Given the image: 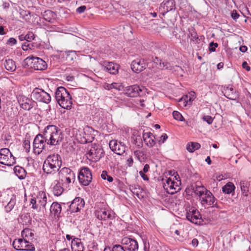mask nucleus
I'll return each mask as SVG.
<instances>
[{
  "mask_svg": "<svg viewBox=\"0 0 251 251\" xmlns=\"http://www.w3.org/2000/svg\"><path fill=\"white\" fill-rule=\"evenodd\" d=\"M63 139L62 132L58 126L54 125H48L41 133L35 136L33 143V152L39 155L45 149L46 144L55 146L60 145Z\"/></svg>",
  "mask_w": 251,
  "mask_h": 251,
  "instance_id": "f257e3e1",
  "label": "nucleus"
},
{
  "mask_svg": "<svg viewBox=\"0 0 251 251\" xmlns=\"http://www.w3.org/2000/svg\"><path fill=\"white\" fill-rule=\"evenodd\" d=\"M62 165L61 157L58 154L49 155L44 161L43 170L47 174H54L57 172Z\"/></svg>",
  "mask_w": 251,
  "mask_h": 251,
  "instance_id": "f03ea898",
  "label": "nucleus"
},
{
  "mask_svg": "<svg viewBox=\"0 0 251 251\" xmlns=\"http://www.w3.org/2000/svg\"><path fill=\"white\" fill-rule=\"evenodd\" d=\"M55 98L62 108L71 109L73 104L72 99L66 88L63 87H58L55 92Z\"/></svg>",
  "mask_w": 251,
  "mask_h": 251,
  "instance_id": "7ed1b4c3",
  "label": "nucleus"
},
{
  "mask_svg": "<svg viewBox=\"0 0 251 251\" xmlns=\"http://www.w3.org/2000/svg\"><path fill=\"white\" fill-rule=\"evenodd\" d=\"M59 181L63 185L69 186L71 183H74L75 180V174L70 169L64 167L58 172Z\"/></svg>",
  "mask_w": 251,
  "mask_h": 251,
  "instance_id": "20e7f679",
  "label": "nucleus"
},
{
  "mask_svg": "<svg viewBox=\"0 0 251 251\" xmlns=\"http://www.w3.org/2000/svg\"><path fill=\"white\" fill-rule=\"evenodd\" d=\"M104 154V152L102 148L100 145L94 144L88 148L86 157L91 161L97 162L103 157Z\"/></svg>",
  "mask_w": 251,
  "mask_h": 251,
  "instance_id": "39448f33",
  "label": "nucleus"
},
{
  "mask_svg": "<svg viewBox=\"0 0 251 251\" xmlns=\"http://www.w3.org/2000/svg\"><path fill=\"white\" fill-rule=\"evenodd\" d=\"M47 203V197L46 193L44 191H39L38 194L35 196H32L30 200V205H32V208L34 209L44 208Z\"/></svg>",
  "mask_w": 251,
  "mask_h": 251,
  "instance_id": "423d86ee",
  "label": "nucleus"
},
{
  "mask_svg": "<svg viewBox=\"0 0 251 251\" xmlns=\"http://www.w3.org/2000/svg\"><path fill=\"white\" fill-rule=\"evenodd\" d=\"M13 248L17 251H34V245L24 238L15 239L12 243Z\"/></svg>",
  "mask_w": 251,
  "mask_h": 251,
  "instance_id": "0eeeda50",
  "label": "nucleus"
},
{
  "mask_svg": "<svg viewBox=\"0 0 251 251\" xmlns=\"http://www.w3.org/2000/svg\"><path fill=\"white\" fill-rule=\"evenodd\" d=\"M93 132L94 130L91 127L86 126L82 130H78L79 133L76 135V139L81 144L91 142L94 138Z\"/></svg>",
  "mask_w": 251,
  "mask_h": 251,
  "instance_id": "6e6552de",
  "label": "nucleus"
},
{
  "mask_svg": "<svg viewBox=\"0 0 251 251\" xmlns=\"http://www.w3.org/2000/svg\"><path fill=\"white\" fill-rule=\"evenodd\" d=\"M78 178L81 184L88 186L92 180V175L90 169L87 167L80 168Z\"/></svg>",
  "mask_w": 251,
  "mask_h": 251,
  "instance_id": "1a4fd4ad",
  "label": "nucleus"
},
{
  "mask_svg": "<svg viewBox=\"0 0 251 251\" xmlns=\"http://www.w3.org/2000/svg\"><path fill=\"white\" fill-rule=\"evenodd\" d=\"M31 97L38 101L43 102L47 104L50 103L51 101L50 95L43 89L38 88H36L34 89L31 94Z\"/></svg>",
  "mask_w": 251,
  "mask_h": 251,
  "instance_id": "9d476101",
  "label": "nucleus"
},
{
  "mask_svg": "<svg viewBox=\"0 0 251 251\" xmlns=\"http://www.w3.org/2000/svg\"><path fill=\"white\" fill-rule=\"evenodd\" d=\"M124 94L130 97H136L143 95V87L137 85H133L123 87Z\"/></svg>",
  "mask_w": 251,
  "mask_h": 251,
  "instance_id": "9b49d317",
  "label": "nucleus"
},
{
  "mask_svg": "<svg viewBox=\"0 0 251 251\" xmlns=\"http://www.w3.org/2000/svg\"><path fill=\"white\" fill-rule=\"evenodd\" d=\"M14 157L7 148L0 150V163L7 166H11L15 163Z\"/></svg>",
  "mask_w": 251,
  "mask_h": 251,
  "instance_id": "f8f14e48",
  "label": "nucleus"
},
{
  "mask_svg": "<svg viewBox=\"0 0 251 251\" xmlns=\"http://www.w3.org/2000/svg\"><path fill=\"white\" fill-rule=\"evenodd\" d=\"M95 216L100 220L105 221L115 218L113 212L107 207L100 208L96 210Z\"/></svg>",
  "mask_w": 251,
  "mask_h": 251,
  "instance_id": "ddd939ff",
  "label": "nucleus"
},
{
  "mask_svg": "<svg viewBox=\"0 0 251 251\" xmlns=\"http://www.w3.org/2000/svg\"><path fill=\"white\" fill-rule=\"evenodd\" d=\"M186 218L195 224H199L201 222V215L195 207H192L187 210Z\"/></svg>",
  "mask_w": 251,
  "mask_h": 251,
  "instance_id": "4468645a",
  "label": "nucleus"
},
{
  "mask_svg": "<svg viewBox=\"0 0 251 251\" xmlns=\"http://www.w3.org/2000/svg\"><path fill=\"white\" fill-rule=\"evenodd\" d=\"M122 244L128 251H138L139 245L135 239L131 237H125L122 240Z\"/></svg>",
  "mask_w": 251,
  "mask_h": 251,
  "instance_id": "2eb2a0df",
  "label": "nucleus"
},
{
  "mask_svg": "<svg viewBox=\"0 0 251 251\" xmlns=\"http://www.w3.org/2000/svg\"><path fill=\"white\" fill-rule=\"evenodd\" d=\"M17 99L21 107L24 110H29L36 104L34 101L23 95H19Z\"/></svg>",
  "mask_w": 251,
  "mask_h": 251,
  "instance_id": "dca6fc26",
  "label": "nucleus"
},
{
  "mask_svg": "<svg viewBox=\"0 0 251 251\" xmlns=\"http://www.w3.org/2000/svg\"><path fill=\"white\" fill-rule=\"evenodd\" d=\"M102 70L112 75H116L118 73L120 68L119 65L112 62L103 61L100 63Z\"/></svg>",
  "mask_w": 251,
  "mask_h": 251,
  "instance_id": "f3484780",
  "label": "nucleus"
},
{
  "mask_svg": "<svg viewBox=\"0 0 251 251\" xmlns=\"http://www.w3.org/2000/svg\"><path fill=\"white\" fill-rule=\"evenodd\" d=\"M85 205V201L83 199L80 197H76L71 202L69 205L68 210L71 213L77 212L80 211Z\"/></svg>",
  "mask_w": 251,
  "mask_h": 251,
  "instance_id": "a211bd4d",
  "label": "nucleus"
},
{
  "mask_svg": "<svg viewBox=\"0 0 251 251\" xmlns=\"http://www.w3.org/2000/svg\"><path fill=\"white\" fill-rule=\"evenodd\" d=\"M111 150L118 155H122L126 151V147L125 145L117 140H111L109 143Z\"/></svg>",
  "mask_w": 251,
  "mask_h": 251,
  "instance_id": "6ab92c4d",
  "label": "nucleus"
},
{
  "mask_svg": "<svg viewBox=\"0 0 251 251\" xmlns=\"http://www.w3.org/2000/svg\"><path fill=\"white\" fill-rule=\"evenodd\" d=\"M176 3L174 0H164L160 4L159 11L161 14L164 15L168 12L175 10Z\"/></svg>",
  "mask_w": 251,
  "mask_h": 251,
  "instance_id": "aec40b11",
  "label": "nucleus"
},
{
  "mask_svg": "<svg viewBox=\"0 0 251 251\" xmlns=\"http://www.w3.org/2000/svg\"><path fill=\"white\" fill-rule=\"evenodd\" d=\"M146 67L147 65L144 59L137 58L134 60L131 64L132 70L137 74L145 70Z\"/></svg>",
  "mask_w": 251,
  "mask_h": 251,
  "instance_id": "412c9836",
  "label": "nucleus"
},
{
  "mask_svg": "<svg viewBox=\"0 0 251 251\" xmlns=\"http://www.w3.org/2000/svg\"><path fill=\"white\" fill-rule=\"evenodd\" d=\"M222 92L224 96L229 100H236L239 97L238 92L231 85L225 86Z\"/></svg>",
  "mask_w": 251,
  "mask_h": 251,
  "instance_id": "4be33fe9",
  "label": "nucleus"
},
{
  "mask_svg": "<svg viewBox=\"0 0 251 251\" xmlns=\"http://www.w3.org/2000/svg\"><path fill=\"white\" fill-rule=\"evenodd\" d=\"M161 182L164 189L168 194H174L177 192L176 188L174 187V184H175L176 182L170 178L165 179L162 178Z\"/></svg>",
  "mask_w": 251,
  "mask_h": 251,
  "instance_id": "5701e85b",
  "label": "nucleus"
},
{
  "mask_svg": "<svg viewBox=\"0 0 251 251\" xmlns=\"http://www.w3.org/2000/svg\"><path fill=\"white\" fill-rule=\"evenodd\" d=\"M32 60V67L36 70H45L47 68V64L42 59L33 56H29Z\"/></svg>",
  "mask_w": 251,
  "mask_h": 251,
  "instance_id": "b1692460",
  "label": "nucleus"
},
{
  "mask_svg": "<svg viewBox=\"0 0 251 251\" xmlns=\"http://www.w3.org/2000/svg\"><path fill=\"white\" fill-rule=\"evenodd\" d=\"M200 200L202 204L208 206H213L216 201L215 198L209 190L206 192Z\"/></svg>",
  "mask_w": 251,
  "mask_h": 251,
  "instance_id": "393cba45",
  "label": "nucleus"
},
{
  "mask_svg": "<svg viewBox=\"0 0 251 251\" xmlns=\"http://www.w3.org/2000/svg\"><path fill=\"white\" fill-rule=\"evenodd\" d=\"M16 196L15 195H12L10 199H9L8 196L7 195V201H2L3 205H5V204L6 203L4 206L6 212H9L14 208V206H16Z\"/></svg>",
  "mask_w": 251,
  "mask_h": 251,
  "instance_id": "a878e982",
  "label": "nucleus"
},
{
  "mask_svg": "<svg viewBox=\"0 0 251 251\" xmlns=\"http://www.w3.org/2000/svg\"><path fill=\"white\" fill-rule=\"evenodd\" d=\"M191 187L195 194L198 196L200 199L208 191L200 182H196L194 185H192Z\"/></svg>",
  "mask_w": 251,
  "mask_h": 251,
  "instance_id": "bb28decb",
  "label": "nucleus"
},
{
  "mask_svg": "<svg viewBox=\"0 0 251 251\" xmlns=\"http://www.w3.org/2000/svg\"><path fill=\"white\" fill-rule=\"evenodd\" d=\"M143 137L145 143L149 147H152L155 145V137L151 133H145L143 134Z\"/></svg>",
  "mask_w": 251,
  "mask_h": 251,
  "instance_id": "cd10ccee",
  "label": "nucleus"
},
{
  "mask_svg": "<svg viewBox=\"0 0 251 251\" xmlns=\"http://www.w3.org/2000/svg\"><path fill=\"white\" fill-rule=\"evenodd\" d=\"M51 191L55 196H60L64 191V188L62 187L60 181L55 180L54 184H52Z\"/></svg>",
  "mask_w": 251,
  "mask_h": 251,
  "instance_id": "c85d7f7f",
  "label": "nucleus"
},
{
  "mask_svg": "<svg viewBox=\"0 0 251 251\" xmlns=\"http://www.w3.org/2000/svg\"><path fill=\"white\" fill-rule=\"evenodd\" d=\"M130 190L139 199H143L145 196V192L144 190L139 185H131L130 186Z\"/></svg>",
  "mask_w": 251,
  "mask_h": 251,
  "instance_id": "c756f323",
  "label": "nucleus"
},
{
  "mask_svg": "<svg viewBox=\"0 0 251 251\" xmlns=\"http://www.w3.org/2000/svg\"><path fill=\"white\" fill-rule=\"evenodd\" d=\"M42 16L46 21L52 23L55 19L56 15L54 12L48 10L42 13Z\"/></svg>",
  "mask_w": 251,
  "mask_h": 251,
  "instance_id": "7c9ffc66",
  "label": "nucleus"
},
{
  "mask_svg": "<svg viewBox=\"0 0 251 251\" xmlns=\"http://www.w3.org/2000/svg\"><path fill=\"white\" fill-rule=\"evenodd\" d=\"M72 249L73 251H82L84 250V247L79 240L75 238L72 241Z\"/></svg>",
  "mask_w": 251,
  "mask_h": 251,
  "instance_id": "2f4dec72",
  "label": "nucleus"
},
{
  "mask_svg": "<svg viewBox=\"0 0 251 251\" xmlns=\"http://www.w3.org/2000/svg\"><path fill=\"white\" fill-rule=\"evenodd\" d=\"M61 206L57 202H53L50 206V211L54 216H58L61 211Z\"/></svg>",
  "mask_w": 251,
  "mask_h": 251,
  "instance_id": "473e14b6",
  "label": "nucleus"
},
{
  "mask_svg": "<svg viewBox=\"0 0 251 251\" xmlns=\"http://www.w3.org/2000/svg\"><path fill=\"white\" fill-rule=\"evenodd\" d=\"M14 171L15 175L21 179L25 178L26 176V171L25 169L22 167L16 166L14 168Z\"/></svg>",
  "mask_w": 251,
  "mask_h": 251,
  "instance_id": "72a5a7b5",
  "label": "nucleus"
},
{
  "mask_svg": "<svg viewBox=\"0 0 251 251\" xmlns=\"http://www.w3.org/2000/svg\"><path fill=\"white\" fill-rule=\"evenodd\" d=\"M22 236L23 238L27 239V240H32L34 239V233L33 230L30 228H25L22 231Z\"/></svg>",
  "mask_w": 251,
  "mask_h": 251,
  "instance_id": "f704fd0d",
  "label": "nucleus"
},
{
  "mask_svg": "<svg viewBox=\"0 0 251 251\" xmlns=\"http://www.w3.org/2000/svg\"><path fill=\"white\" fill-rule=\"evenodd\" d=\"M4 65L5 68L9 71L14 72L16 69V66L15 62L11 59H6Z\"/></svg>",
  "mask_w": 251,
  "mask_h": 251,
  "instance_id": "c9c22d12",
  "label": "nucleus"
},
{
  "mask_svg": "<svg viewBox=\"0 0 251 251\" xmlns=\"http://www.w3.org/2000/svg\"><path fill=\"white\" fill-rule=\"evenodd\" d=\"M195 99V93L193 92V94H190L189 96L186 95L181 98L179 101H183L184 106H186L187 104H191Z\"/></svg>",
  "mask_w": 251,
  "mask_h": 251,
  "instance_id": "e433bc0d",
  "label": "nucleus"
},
{
  "mask_svg": "<svg viewBox=\"0 0 251 251\" xmlns=\"http://www.w3.org/2000/svg\"><path fill=\"white\" fill-rule=\"evenodd\" d=\"M235 186L232 182H229L222 187L223 192L227 194H231L234 192Z\"/></svg>",
  "mask_w": 251,
  "mask_h": 251,
  "instance_id": "4c0bfd02",
  "label": "nucleus"
},
{
  "mask_svg": "<svg viewBox=\"0 0 251 251\" xmlns=\"http://www.w3.org/2000/svg\"><path fill=\"white\" fill-rule=\"evenodd\" d=\"M38 47V44L31 42H25L22 45V48L24 50H32Z\"/></svg>",
  "mask_w": 251,
  "mask_h": 251,
  "instance_id": "58836bf2",
  "label": "nucleus"
},
{
  "mask_svg": "<svg viewBox=\"0 0 251 251\" xmlns=\"http://www.w3.org/2000/svg\"><path fill=\"white\" fill-rule=\"evenodd\" d=\"M201 145L197 142H190L187 146V150L190 152H193L195 151L200 148Z\"/></svg>",
  "mask_w": 251,
  "mask_h": 251,
  "instance_id": "ea45409f",
  "label": "nucleus"
},
{
  "mask_svg": "<svg viewBox=\"0 0 251 251\" xmlns=\"http://www.w3.org/2000/svg\"><path fill=\"white\" fill-rule=\"evenodd\" d=\"M189 37L191 38V40L198 43L199 40V37L197 32L194 29H189V33L188 34Z\"/></svg>",
  "mask_w": 251,
  "mask_h": 251,
  "instance_id": "a19ab883",
  "label": "nucleus"
},
{
  "mask_svg": "<svg viewBox=\"0 0 251 251\" xmlns=\"http://www.w3.org/2000/svg\"><path fill=\"white\" fill-rule=\"evenodd\" d=\"M240 187L243 194L247 196L248 195V192H249L248 182L245 181H241Z\"/></svg>",
  "mask_w": 251,
  "mask_h": 251,
  "instance_id": "79ce46f5",
  "label": "nucleus"
},
{
  "mask_svg": "<svg viewBox=\"0 0 251 251\" xmlns=\"http://www.w3.org/2000/svg\"><path fill=\"white\" fill-rule=\"evenodd\" d=\"M122 86L120 85H119L118 83H112L111 84H105V85H104V88L105 89H107V90H111L112 89H117V90H121V87Z\"/></svg>",
  "mask_w": 251,
  "mask_h": 251,
  "instance_id": "37998d69",
  "label": "nucleus"
},
{
  "mask_svg": "<svg viewBox=\"0 0 251 251\" xmlns=\"http://www.w3.org/2000/svg\"><path fill=\"white\" fill-rule=\"evenodd\" d=\"M134 155L136 156L138 160L142 161L144 159V156L145 155L144 152L142 150H135L134 151Z\"/></svg>",
  "mask_w": 251,
  "mask_h": 251,
  "instance_id": "c03bdc74",
  "label": "nucleus"
},
{
  "mask_svg": "<svg viewBox=\"0 0 251 251\" xmlns=\"http://www.w3.org/2000/svg\"><path fill=\"white\" fill-rule=\"evenodd\" d=\"M100 176L103 179L107 180L109 182H111L113 180V177L111 176L108 175L106 171H103Z\"/></svg>",
  "mask_w": 251,
  "mask_h": 251,
  "instance_id": "a18cd8bd",
  "label": "nucleus"
},
{
  "mask_svg": "<svg viewBox=\"0 0 251 251\" xmlns=\"http://www.w3.org/2000/svg\"><path fill=\"white\" fill-rule=\"evenodd\" d=\"M159 66L161 69H168L171 70L173 69L170 63L166 61H160Z\"/></svg>",
  "mask_w": 251,
  "mask_h": 251,
  "instance_id": "49530a36",
  "label": "nucleus"
},
{
  "mask_svg": "<svg viewBox=\"0 0 251 251\" xmlns=\"http://www.w3.org/2000/svg\"><path fill=\"white\" fill-rule=\"evenodd\" d=\"M133 143L135 144L138 149L141 148L143 146L142 139L140 136L135 137V138H133Z\"/></svg>",
  "mask_w": 251,
  "mask_h": 251,
  "instance_id": "de8ad7c7",
  "label": "nucleus"
},
{
  "mask_svg": "<svg viewBox=\"0 0 251 251\" xmlns=\"http://www.w3.org/2000/svg\"><path fill=\"white\" fill-rule=\"evenodd\" d=\"M173 116L176 120L179 121H182L184 120L183 117L182 116V115L178 111H174L173 112Z\"/></svg>",
  "mask_w": 251,
  "mask_h": 251,
  "instance_id": "09e8293b",
  "label": "nucleus"
},
{
  "mask_svg": "<svg viewBox=\"0 0 251 251\" xmlns=\"http://www.w3.org/2000/svg\"><path fill=\"white\" fill-rule=\"evenodd\" d=\"M25 42H31L34 39L35 36L32 32H28V33L25 35Z\"/></svg>",
  "mask_w": 251,
  "mask_h": 251,
  "instance_id": "8fccbe9b",
  "label": "nucleus"
},
{
  "mask_svg": "<svg viewBox=\"0 0 251 251\" xmlns=\"http://www.w3.org/2000/svg\"><path fill=\"white\" fill-rule=\"evenodd\" d=\"M23 147L26 152H29L30 150V141L29 140H25L23 142Z\"/></svg>",
  "mask_w": 251,
  "mask_h": 251,
  "instance_id": "3c124183",
  "label": "nucleus"
},
{
  "mask_svg": "<svg viewBox=\"0 0 251 251\" xmlns=\"http://www.w3.org/2000/svg\"><path fill=\"white\" fill-rule=\"evenodd\" d=\"M125 248L120 245H115L110 251H126Z\"/></svg>",
  "mask_w": 251,
  "mask_h": 251,
  "instance_id": "603ef678",
  "label": "nucleus"
},
{
  "mask_svg": "<svg viewBox=\"0 0 251 251\" xmlns=\"http://www.w3.org/2000/svg\"><path fill=\"white\" fill-rule=\"evenodd\" d=\"M202 120L204 121H205L209 125H210L213 122V118L210 116L206 115V116H203Z\"/></svg>",
  "mask_w": 251,
  "mask_h": 251,
  "instance_id": "864d4df0",
  "label": "nucleus"
},
{
  "mask_svg": "<svg viewBox=\"0 0 251 251\" xmlns=\"http://www.w3.org/2000/svg\"><path fill=\"white\" fill-rule=\"evenodd\" d=\"M218 45L217 43H214L213 42H211L209 44V50L210 52H213L215 51V48L218 47Z\"/></svg>",
  "mask_w": 251,
  "mask_h": 251,
  "instance_id": "5fc2aeb1",
  "label": "nucleus"
},
{
  "mask_svg": "<svg viewBox=\"0 0 251 251\" xmlns=\"http://www.w3.org/2000/svg\"><path fill=\"white\" fill-rule=\"evenodd\" d=\"M17 43V40L16 39L13 37L10 38L7 41L6 44L8 45L12 46L15 45Z\"/></svg>",
  "mask_w": 251,
  "mask_h": 251,
  "instance_id": "6e6d98bb",
  "label": "nucleus"
},
{
  "mask_svg": "<svg viewBox=\"0 0 251 251\" xmlns=\"http://www.w3.org/2000/svg\"><path fill=\"white\" fill-rule=\"evenodd\" d=\"M168 138V136L166 134H163L160 137V139L158 141L159 144L163 143Z\"/></svg>",
  "mask_w": 251,
  "mask_h": 251,
  "instance_id": "4d7b16f0",
  "label": "nucleus"
},
{
  "mask_svg": "<svg viewBox=\"0 0 251 251\" xmlns=\"http://www.w3.org/2000/svg\"><path fill=\"white\" fill-rule=\"evenodd\" d=\"M231 16L233 19L236 20L239 17L240 15L237 12L236 10H234L232 11Z\"/></svg>",
  "mask_w": 251,
  "mask_h": 251,
  "instance_id": "13d9d810",
  "label": "nucleus"
},
{
  "mask_svg": "<svg viewBox=\"0 0 251 251\" xmlns=\"http://www.w3.org/2000/svg\"><path fill=\"white\" fill-rule=\"evenodd\" d=\"M86 9V6L82 5V6H80L79 7H78L76 9V11L78 13H80H80H82L84 12V11H85Z\"/></svg>",
  "mask_w": 251,
  "mask_h": 251,
  "instance_id": "bf43d9fd",
  "label": "nucleus"
},
{
  "mask_svg": "<svg viewBox=\"0 0 251 251\" xmlns=\"http://www.w3.org/2000/svg\"><path fill=\"white\" fill-rule=\"evenodd\" d=\"M133 164V160L132 156H130L126 160V164L128 167H131Z\"/></svg>",
  "mask_w": 251,
  "mask_h": 251,
  "instance_id": "052dcab7",
  "label": "nucleus"
},
{
  "mask_svg": "<svg viewBox=\"0 0 251 251\" xmlns=\"http://www.w3.org/2000/svg\"><path fill=\"white\" fill-rule=\"evenodd\" d=\"M242 67L244 69H245L247 71H249L251 70L250 67L248 65L247 62L244 61L242 63Z\"/></svg>",
  "mask_w": 251,
  "mask_h": 251,
  "instance_id": "680f3d73",
  "label": "nucleus"
},
{
  "mask_svg": "<svg viewBox=\"0 0 251 251\" xmlns=\"http://www.w3.org/2000/svg\"><path fill=\"white\" fill-rule=\"evenodd\" d=\"M139 174L144 180H148L149 179L148 176L145 174V173H143L142 171H140Z\"/></svg>",
  "mask_w": 251,
  "mask_h": 251,
  "instance_id": "e2e57ef3",
  "label": "nucleus"
},
{
  "mask_svg": "<svg viewBox=\"0 0 251 251\" xmlns=\"http://www.w3.org/2000/svg\"><path fill=\"white\" fill-rule=\"evenodd\" d=\"M199 244V241L198 240V239L195 238V239H193L191 242V244L193 246L196 247L198 246Z\"/></svg>",
  "mask_w": 251,
  "mask_h": 251,
  "instance_id": "0e129e2a",
  "label": "nucleus"
},
{
  "mask_svg": "<svg viewBox=\"0 0 251 251\" xmlns=\"http://www.w3.org/2000/svg\"><path fill=\"white\" fill-rule=\"evenodd\" d=\"M6 34L4 28L3 26H0V35H3Z\"/></svg>",
  "mask_w": 251,
  "mask_h": 251,
  "instance_id": "69168bd1",
  "label": "nucleus"
},
{
  "mask_svg": "<svg viewBox=\"0 0 251 251\" xmlns=\"http://www.w3.org/2000/svg\"><path fill=\"white\" fill-rule=\"evenodd\" d=\"M150 169V166L148 164H146L143 168V171H142L143 173H147Z\"/></svg>",
  "mask_w": 251,
  "mask_h": 251,
  "instance_id": "338daca9",
  "label": "nucleus"
},
{
  "mask_svg": "<svg viewBox=\"0 0 251 251\" xmlns=\"http://www.w3.org/2000/svg\"><path fill=\"white\" fill-rule=\"evenodd\" d=\"M246 10L248 14L251 16V4H249L248 6L246 7Z\"/></svg>",
  "mask_w": 251,
  "mask_h": 251,
  "instance_id": "774afa93",
  "label": "nucleus"
}]
</instances>
